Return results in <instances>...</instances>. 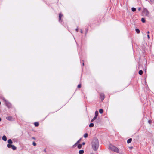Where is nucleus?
Returning <instances> with one entry per match:
<instances>
[{
    "label": "nucleus",
    "mask_w": 154,
    "mask_h": 154,
    "mask_svg": "<svg viewBox=\"0 0 154 154\" xmlns=\"http://www.w3.org/2000/svg\"><path fill=\"white\" fill-rule=\"evenodd\" d=\"M98 112L97 111H96L95 113V116L94 117V118L92 119L91 120V122H92L94 121L97 118V116H98Z\"/></svg>",
    "instance_id": "39448f33"
},
{
    "label": "nucleus",
    "mask_w": 154,
    "mask_h": 154,
    "mask_svg": "<svg viewBox=\"0 0 154 154\" xmlns=\"http://www.w3.org/2000/svg\"><path fill=\"white\" fill-rule=\"evenodd\" d=\"M78 28H76V29H75V30L76 31V32H78Z\"/></svg>",
    "instance_id": "c85d7f7f"
},
{
    "label": "nucleus",
    "mask_w": 154,
    "mask_h": 154,
    "mask_svg": "<svg viewBox=\"0 0 154 154\" xmlns=\"http://www.w3.org/2000/svg\"><path fill=\"white\" fill-rule=\"evenodd\" d=\"M94 126V124L93 123H91L89 125V127H93Z\"/></svg>",
    "instance_id": "4468645a"
},
{
    "label": "nucleus",
    "mask_w": 154,
    "mask_h": 154,
    "mask_svg": "<svg viewBox=\"0 0 154 154\" xmlns=\"http://www.w3.org/2000/svg\"><path fill=\"white\" fill-rule=\"evenodd\" d=\"M143 12L144 14L146 16L148 15L149 14V12L147 10L146 8L143 9Z\"/></svg>",
    "instance_id": "20e7f679"
},
{
    "label": "nucleus",
    "mask_w": 154,
    "mask_h": 154,
    "mask_svg": "<svg viewBox=\"0 0 154 154\" xmlns=\"http://www.w3.org/2000/svg\"><path fill=\"white\" fill-rule=\"evenodd\" d=\"M145 71L146 72V69H145Z\"/></svg>",
    "instance_id": "e433bc0d"
},
{
    "label": "nucleus",
    "mask_w": 154,
    "mask_h": 154,
    "mask_svg": "<svg viewBox=\"0 0 154 154\" xmlns=\"http://www.w3.org/2000/svg\"><path fill=\"white\" fill-rule=\"evenodd\" d=\"M82 144L83 145H85V142L82 143Z\"/></svg>",
    "instance_id": "2f4dec72"
},
{
    "label": "nucleus",
    "mask_w": 154,
    "mask_h": 154,
    "mask_svg": "<svg viewBox=\"0 0 154 154\" xmlns=\"http://www.w3.org/2000/svg\"><path fill=\"white\" fill-rule=\"evenodd\" d=\"M136 9L135 8L133 7L132 8V11L133 12H134L135 11H136Z\"/></svg>",
    "instance_id": "412c9836"
},
{
    "label": "nucleus",
    "mask_w": 154,
    "mask_h": 154,
    "mask_svg": "<svg viewBox=\"0 0 154 154\" xmlns=\"http://www.w3.org/2000/svg\"><path fill=\"white\" fill-rule=\"evenodd\" d=\"M63 15L60 13L59 14V21L60 22L61 17H62Z\"/></svg>",
    "instance_id": "1a4fd4ad"
},
{
    "label": "nucleus",
    "mask_w": 154,
    "mask_h": 154,
    "mask_svg": "<svg viewBox=\"0 0 154 154\" xmlns=\"http://www.w3.org/2000/svg\"><path fill=\"white\" fill-rule=\"evenodd\" d=\"M131 141H132V139L130 138L127 140V143H129L131 142Z\"/></svg>",
    "instance_id": "9d476101"
},
{
    "label": "nucleus",
    "mask_w": 154,
    "mask_h": 154,
    "mask_svg": "<svg viewBox=\"0 0 154 154\" xmlns=\"http://www.w3.org/2000/svg\"><path fill=\"white\" fill-rule=\"evenodd\" d=\"M11 148L12 149L14 150H16V149L17 148L15 147L14 145H12Z\"/></svg>",
    "instance_id": "9b49d317"
},
{
    "label": "nucleus",
    "mask_w": 154,
    "mask_h": 154,
    "mask_svg": "<svg viewBox=\"0 0 154 154\" xmlns=\"http://www.w3.org/2000/svg\"><path fill=\"white\" fill-rule=\"evenodd\" d=\"M35 126L37 127L39 125V123L38 122H35L34 123Z\"/></svg>",
    "instance_id": "ddd939ff"
},
{
    "label": "nucleus",
    "mask_w": 154,
    "mask_h": 154,
    "mask_svg": "<svg viewBox=\"0 0 154 154\" xmlns=\"http://www.w3.org/2000/svg\"><path fill=\"white\" fill-rule=\"evenodd\" d=\"M99 112L101 114L103 112V109H100L99 110Z\"/></svg>",
    "instance_id": "a211bd4d"
},
{
    "label": "nucleus",
    "mask_w": 154,
    "mask_h": 154,
    "mask_svg": "<svg viewBox=\"0 0 154 154\" xmlns=\"http://www.w3.org/2000/svg\"><path fill=\"white\" fill-rule=\"evenodd\" d=\"M141 20L142 21V22L143 23H145V18H142Z\"/></svg>",
    "instance_id": "6ab92c4d"
},
{
    "label": "nucleus",
    "mask_w": 154,
    "mask_h": 154,
    "mask_svg": "<svg viewBox=\"0 0 154 154\" xmlns=\"http://www.w3.org/2000/svg\"><path fill=\"white\" fill-rule=\"evenodd\" d=\"M12 145H11V144H7V146L8 148H10L11 147Z\"/></svg>",
    "instance_id": "2eb2a0df"
},
{
    "label": "nucleus",
    "mask_w": 154,
    "mask_h": 154,
    "mask_svg": "<svg viewBox=\"0 0 154 154\" xmlns=\"http://www.w3.org/2000/svg\"><path fill=\"white\" fill-rule=\"evenodd\" d=\"M100 97L102 101H103L104 98V95L103 93H101L100 94Z\"/></svg>",
    "instance_id": "423d86ee"
},
{
    "label": "nucleus",
    "mask_w": 154,
    "mask_h": 154,
    "mask_svg": "<svg viewBox=\"0 0 154 154\" xmlns=\"http://www.w3.org/2000/svg\"><path fill=\"white\" fill-rule=\"evenodd\" d=\"M135 31L137 33H139L140 32V30L138 29H136Z\"/></svg>",
    "instance_id": "f3484780"
},
{
    "label": "nucleus",
    "mask_w": 154,
    "mask_h": 154,
    "mask_svg": "<svg viewBox=\"0 0 154 154\" xmlns=\"http://www.w3.org/2000/svg\"><path fill=\"white\" fill-rule=\"evenodd\" d=\"M109 149L116 153H119V149L117 147L112 145H109Z\"/></svg>",
    "instance_id": "f03ea898"
},
{
    "label": "nucleus",
    "mask_w": 154,
    "mask_h": 154,
    "mask_svg": "<svg viewBox=\"0 0 154 154\" xmlns=\"http://www.w3.org/2000/svg\"><path fill=\"white\" fill-rule=\"evenodd\" d=\"M82 147V145L81 144H79L78 146V148L80 149H81Z\"/></svg>",
    "instance_id": "dca6fc26"
},
{
    "label": "nucleus",
    "mask_w": 154,
    "mask_h": 154,
    "mask_svg": "<svg viewBox=\"0 0 154 154\" xmlns=\"http://www.w3.org/2000/svg\"><path fill=\"white\" fill-rule=\"evenodd\" d=\"M141 10V8H139L138 9V10L139 11H140Z\"/></svg>",
    "instance_id": "c756f323"
},
{
    "label": "nucleus",
    "mask_w": 154,
    "mask_h": 154,
    "mask_svg": "<svg viewBox=\"0 0 154 154\" xmlns=\"http://www.w3.org/2000/svg\"><path fill=\"white\" fill-rule=\"evenodd\" d=\"M148 122L150 124L151 123L152 121L151 120H149L148 121Z\"/></svg>",
    "instance_id": "bb28decb"
},
{
    "label": "nucleus",
    "mask_w": 154,
    "mask_h": 154,
    "mask_svg": "<svg viewBox=\"0 0 154 154\" xmlns=\"http://www.w3.org/2000/svg\"><path fill=\"white\" fill-rule=\"evenodd\" d=\"M2 139L4 141H6L7 140V137L5 135H4L2 137Z\"/></svg>",
    "instance_id": "0eeeda50"
},
{
    "label": "nucleus",
    "mask_w": 154,
    "mask_h": 154,
    "mask_svg": "<svg viewBox=\"0 0 154 154\" xmlns=\"http://www.w3.org/2000/svg\"><path fill=\"white\" fill-rule=\"evenodd\" d=\"M88 134L87 133H85L84 134V137H85V138H86L88 137Z\"/></svg>",
    "instance_id": "4be33fe9"
},
{
    "label": "nucleus",
    "mask_w": 154,
    "mask_h": 154,
    "mask_svg": "<svg viewBox=\"0 0 154 154\" xmlns=\"http://www.w3.org/2000/svg\"><path fill=\"white\" fill-rule=\"evenodd\" d=\"M3 100L5 102V104L7 107L8 108H10L11 107V103L8 101L5 98H3Z\"/></svg>",
    "instance_id": "7ed1b4c3"
},
{
    "label": "nucleus",
    "mask_w": 154,
    "mask_h": 154,
    "mask_svg": "<svg viewBox=\"0 0 154 154\" xmlns=\"http://www.w3.org/2000/svg\"><path fill=\"white\" fill-rule=\"evenodd\" d=\"M147 36L148 37V38L149 39L150 38L149 35H147Z\"/></svg>",
    "instance_id": "cd10ccee"
},
{
    "label": "nucleus",
    "mask_w": 154,
    "mask_h": 154,
    "mask_svg": "<svg viewBox=\"0 0 154 154\" xmlns=\"http://www.w3.org/2000/svg\"><path fill=\"white\" fill-rule=\"evenodd\" d=\"M91 146L93 150L96 151L98 149L99 146L98 139L97 138L94 139L91 143Z\"/></svg>",
    "instance_id": "f257e3e1"
},
{
    "label": "nucleus",
    "mask_w": 154,
    "mask_h": 154,
    "mask_svg": "<svg viewBox=\"0 0 154 154\" xmlns=\"http://www.w3.org/2000/svg\"><path fill=\"white\" fill-rule=\"evenodd\" d=\"M143 71L142 70H140L139 71V74L140 75L143 74Z\"/></svg>",
    "instance_id": "aec40b11"
},
{
    "label": "nucleus",
    "mask_w": 154,
    "mask_h": 154,
    "mask_svg": "<svg viewBox=\"0 0 154 154\" xmlns=\"http://www.w3.org/2000/svg\"><path fill=\"white\" fill-rule=\"evenodd\" d=\"M150 1L152 3L154 2V0H150Z\"/></svg>",
    "instance_id": "a878e982"
},
{
    "label": "nucleus",
    "mask_w": 154,
    "mask_h": 154,
    "mask_svg": "<svg viewBox=\"0 0 154 154\" xmlns=\"http://www.w3.org/2000/svg\"><path fill=\"white\" fill-rule=\"evenodd\" d=\"M84 152L83 150H80L79 151V153L80 154H83Z\"/></svg>",
    "instance_id": "f8f14e48"
},
{
    "label": "nucleus",
    "mask_w": 154,
    "mask_h": 154,
    "mask_svg": "<svg viewBox=\"0 0 154 154\" xmlns=\"http://www.w3.org/2000/svg\"><path fill=\"white\" fill-rule=\"evenodd\" d=\"M147 33L148 34H149V31H148V32H147Z\"/></svg>",
    "instance_id": "473e14b6"
},
{
    "label": "nucleus",
    "mask_w": 154,
    "mask_h": 154,
    "mask_svg": "<svg viewBox=\"0 0 154 154\" xmlns=\"http://www.w3.org/2000/svg\"><path fill=\"white\" fill-rule=\"evenodd\" d=\"M33 145L34 146H35L36 145V144L35 142H33Z\"/></svg>",
    "instance_id": "b1692460"
},
{
    "label": "nucleus",
    "mask_w": 154,
    "mask_h": 154,
    "mask_svg": "<svg viewBox=\"0 0 154 154\" xmlns=\"http://www.w3.org/2000/svg\"><path fill=\"white\" fill-rule=\"evenodd\" d=\"M80 32H81V33H82V29H81L80 30Z\"/></svg>",
    "instance_id": "7c9ffc66"
},
{
    "label": "nucleus",
    "mask_w": 154,
    "mask_h": 154,
    "mask_svg": "<svg viewBox=\"0 0 154 154\" xmlns=\"http://www.w3.org/2000/svg\"><path fill=\"white\" fill-rule=\"evenodd\" d=\"M80 139L77 141V142L74 145V146L75 145H76L77 143H79L80 142Z\"/></svg>",
    "instance_id": "5701e85b"
},
{
    "label": "nucleus",
    "mask_w": 154,
    "mask_h": 154,
    "mask_svg": "<svg viewBox=\"0 0 154 154\" xmlns=\"http://www.w3.org/2000/svg\"><path fill=\"white\" fill-rule=\"evenodd\" d=\"M8 144H12L13 143V142L11 140V139H9L8 140Z\"/></svg>",
    "instance_id": "6e6552de"
},
{
    "label": "nucleus",
    "mask_w": 154,
    "mask_h": 154,
    "mask_svg": "<svg viewBox=\"0 0 154 154\" xmlns=\"http://www.w3.org/2000/svg\"><path fill=\"white\" fill-rule=\"evenodd\" d=\"M81 87V84H79L78 85V88H80Z\"/></svg>",
    "instance_id": "393cba45"
},
{
    "label": "nucleus",
    "mask_w": 154,
    "mask_h": 154,
    "mask_svg": "<svg viewBox=\"0 0 154 154\" xmlns=\"http://www.w3.org/2000/svg\"><path fill=\"white\" fill-rule=\"evenodd\" d=\"M84 65V63H83V65Z\"/></svg>",
    "instance_id": "c9c22d12"
},
{
    "label": "nucleus",
    "mask_w": 154,
    "mask_h": 154,
    "mask_svg": "<svg viewBox=\"0 0 154 154\" xmlns=\"http://www.w3.org/2000/svg\"><path fill=\"white\" fill-rule=\"evenodd\" d=\"M1 121V118H0V122Z\"/></svg>",
    "instance_id": "f704fd0d"
},
{
    "label": "nucleus",
    "mask_w": 154,
    "mask_h": 154,
    "mask_svg": "<svg viewBox=\"0 0 154 154\" xmlns=\"http://www.w3.org/2000/svg\"><path fill=\"white\" fill-rule=\"evenodd\" d=\"M6 119H8V117H7L6 118Z\"/></svg>",
    "instance_id": "72a5a7b5"
}]
</instances>
